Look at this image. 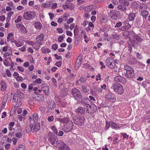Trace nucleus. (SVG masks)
I'll use <instances>...</instances> for the list:
<instances>
[{"label": "nucleus", "mask_w": 150, "mask_h": 150, "mask_svg": "<svg viewBox=\"0 0 150 150\" xmlns=\"http://www.w3.org/2000/svg\"><path fill=\"white\" fill-rule=\"evenodd\" d=\"M38 119V114L35 113L33 114L32 117H30V124H31V125L35 124L36 122H37Z\"/></svg>", "instance_id": "nucleus-11"}, {"label": "nucleus", "mask_w": 150, "mask_h": 150, "mask_svg": "<svg viewBox=\"0 0 150 150\" xmlns=\"http://www.w3.org/2000/svg\"><path fill=\"white\" fill-rule=\"evenodd\" d=\"M84 106L86 108V111L88 113H93L97 110L96 107L94 104L90 105L87 103H84Z\"/></svg>", "instance_id": "nucleus-6"}, {"label": "nucleus", "mask_w": 150, "mask_h": 150, "mask_svg": "<svg viewBox=\"0 0 150 150\" xmlns=\"http://www.w3.org/2000/svg\"><path fill=\"white\" fill-rule=\"evenodd\" d=\"M13 76L14 77H15L17 80L18 79V78H20V76H19V75L18 73L16 72H14L13 74Z\"/></svg>", "instance_id": "nucleus-45"}, {"label": "nucleus", "mask_w": 150, "mask_h": 150, "mask_svg": "<svg viewBox=\"0 0 150 150\" xmlns=\"http://www.w3.org/2000/svg\"><path fill=\"white\" fill-rule=\"evenodd\" d=\"M75 112L81 114H83L85 112V108L81 107H79L75 110Z\"/></svg>", "instance_id": "nucleus-21"}, {"label": "nucleus", "mask_w": 150, "mask_h": 150, "mask_svg": "<svg viewBox=\"0 0 150 150\" xmlns=\"http://www.w3.org/2000/svg\"><path fill=\"white\" fill-rule=\"evenodd\" d=\"M85 120L84 117L81 116L75 117V118H73V120L74 123L80 126H81L84 124Z\"/></svg>", "instance_id": "nucleus-7"}, {"label": "nucleus", "mask_w": 150, "mask_h": 150, "mask_svg": "<svg viewBox=\"0 0 150 150\" xmlns=\"http://www.w3.org/2000/svg\"><path fill=\"white\" fill-rule=\"evenodd\" d=\"M11 51H9V52H6L4 55V56H5V57H6V56H8L10 55H11Z\"/></svg>", "instance_id": "nucleus-53"}, {"label": "nucleus", "mask_w": 150, "mask_h": 150, "mask_svg": "<svg viewBox=\"0 0 150 150\" xmlns=\"http://www.w3.org/2000/svg\"><path fill=\"white\" fill-rule=\"evenodd\" d=\"M49 87L45 83H42L41 85V89L45 95H48L50 92Z\"/></svg>", "instance_id": "nucleus-12"}, {"label": "nucleus", "mask_w": 150, "mask_h": 150, "mask_svg": "<svg viewBox=\"0 0 150 150\" xmlns=\"http://www.w3.org/2000/svg\"><path fill=\"white\" fill-rule=\"evenodd\" d=\"M39 109L40 111L42 113L44 112H45V108L43 107H41Z\"/></svg>", "instance_id": "nucleus-56"}, {"label": "nucleus", "mask_w": 150, "mask_h": 150, "mask_svg": "<svg viewBox=\"0 0 150 150\" xmlns=\"http://www.w3.org/2000/svg\"><path fill=\"white\" fill-rule=\"evenodd\" d=\"M41 45V43L38 42L33 43L32 45V46L34 48L37 50L40 48V45Z\"/></svg>", "instance_id": "nucleus-26"}, {"label": "nucleus", "mask_w": 150, "mask_h": 150, "mask_svg": "<svg viewBox=\"0 0 150 150\" xmlns=\"http://www.w3.org/2000/svg\"><path fill=\"white\" fill-rule=\"evenodd\" d=\"M49 105V107L51 110H53L56 107L55 103V102L52 100L49 101L48 102Z\"/></svg>", "instance_id": "nucleus-18"}, {"label": "nucleus", "mask_w": 150, "mask_h": 150, "mask_svg": "<svg viewBox=\"0 0 150 150\" xmlns=\"http://www.w3.org/2000/svg\"><path fill=\"white\" fill-rule=\"evenodd\" d=\"M28 103L29 105H33L34 103L33 101L31 99L29 100H28Z\"/></svg>", "instance_id": "nucleus-64"}, {"label": "nucleus", "mask_w": 150, "mask_h": 150, "mask_svg": "<svg viewBox=\"0 0 150 150\" xmlns=\"http://www.w3.org/2000/svg\"><path fill=\"white\" fill-rule=\"evenodd\" d=\"M44 35L43 34L41 33L40 34L37 38V41H43L44 38Z\"/></svg>", "instance_id": "nucleus-31"}, {"label": "nucleus", "mask_w": 150, "mask_h": 150, "mask_svg": "<svg viewBox=\"0 0 150 150\" xmlns=\"http://www.w3.org/2000/svg\"><path fill=\"white\" fill-rule=\"evenodd\" d=\"M7 96H5L3 100V101L2 102V105H5V104H6V103L7 102Z\"/></svg>", "instance_id": "nucleus-39"}, {"label": "nucleus", "mask_w": 150, "mask_h": 150, "mask_svg": "<svg viewBox=\"0 0 150 150\" xmlns=\"http://www.w3.org/2000/svg\"><path fill=\"white\" fill-rule=\"evenodd\" d=\"M82 55H80L79 56L76 60V62H78V61H80V62H82Z\"/></svg>", "instance_id": "nucleus-49"}, {"label": "nucleus", "mask_w": 150, "mask_h": 150, "mask_svg": "<svg viewBox=\"0 0 150 150\" xmlns=\"http://www.w3.org/2000/svg\"><path fill=\"white\" fill-rule=\"evenodd\" d=\"M33 125H31V124H30L31 130L32 132L37 131L39 130L40 128V124L39 123L37 122L34 127H33Z\"/></svg>", "instance_id": "nucleus-14"}, {"label": "nucleus", "mask_w": 150, "mask_h": 150, "mask_svg": "<svg viewBox=\"0 0 150 150\" xmlns=\"http://www.w3.org/2000/svg\"><path fill=\"white\" fill-rule=\"evenodd\" d=\"M33 25L37 29L40 30L42 28V25L40 22H35L34 23Z\"/></svg>", "instance_id": "nucleus-24"}, {"label": "nucleus", "mask_w": 150, "mask_h": 150, "mask_svg": "<svg viewBox=\"0 0 150 150\" xmlns=\"http://www.w3.org/2000/svg\"><path fill=\"white\" fill-rule=\"evenodd\" d=\"M4 64L6 67L9 66V62L7 59H5L3 61Z\"/></svg>", "instance_id": "nucleus-46"}, {"label": "nucleus", "mask_w": 150, "mask_h": 150, "mask_svg": "<svg viewBox=\"0 0 150 150\" xmlns=\"http://www.w3.org/2000/svg\"><path fill=\"white\" fill-rule=\"evenodd\" d=\"M22 18V17L21 16H18L17 18L15 20V22L16 23H17L18 22H20L21 21Z\"/></svg>", "instance_id": "nucleus-43"}, {"label": "nucleus", "mask_w": 150, "mask_h": 150, "mask_svg": "<svg viewBox=\"0 0 150 150\" xmlns=\"http://www.w3.org/2000/svg\"><path fill=\"white\" fill-rule=\"evenodd\" d=\"M115 81L121 82L122 83H126V80L124 77L120 76H115L114 78Z\"/></svg>", "instance_id": "nucleus-13"}, {"label": "nucleus", "mask_w": 150, "mask_h": 150, "mask_svg": "<svg viewBox=\"0 0 150 150\" xmlns=\"http://www.w3.org/2000/svg\"><path fill=\"white\" fill-rule=\"evenodd\" d=\"M17 68L21 71L23 72L24 71V69L23 67L18 66L17 67Z\"/></svg>", "instance_id": "nucleus-58"}, {"label": "nucleus", "mask_w": 150, "mask_h": 150, "mask_svg": "<svg viewBox=\"0 0 150 150\" xmlns=\"http://www.w3.org/2000/svg\"><path fill=\"white\" fill-rule=\"evenodd\" d=\"M111 88L117 94L121 95L124 92V89L122 85L118 83H114L111 86Z\"/></svg>", "instance_id": "nucleus-2"}, {"label": "nucleus", "mask_w": 150, "mask_h": 150, "mask_svg": "<svg viewBox=\"0 0 150 150\" xmlns=\"http://www.w3.org/2000/svg\"><path fill=\"white\" fill-rule=\"evenodd\" d=\"M128 22V21H126L124 22V23L125 24V25H126L125 26L126 27L127 30L131 27V25L127 23Z\"/></svg>", "instance_id": "nucleus-47"}, {"label": "nucleus", "mask_w": 150, "mask_h": 150, "mask_svg": "<svg viewBox=\"0 0 150 150\" xmlns=\"http://www.w3.org/2000/svg\"><path fill=\"white\" fill-rule=\"evenodd\" d=\"M110 126H111L110 124V121L108 122L107 121L106 122V125H105V129L106 130L108 129L110 127Z\"/></svg>", "instance_id": "nucleus-48"}, {"label": "nucleus", "mask_w": 150, "mask_h": 150, "mask_svg": "<svg viewBox=\"0 0 150 150\" xmlns=\"http://www.w3.org/2000/svg\"><path fill=\"white\" fill-rule=\"evenodd\" d=\"M69 6V9L71 10L74 9L75 7V5L74 4L72 3H69V4L68 5Z\"/></svg>", "instance_id": "nucleus-50"}, {"label": "nucleus", "mask_w": 150, "mask_h": 150, "mask_svg": "<svg viewBox=\"0 0 150 150\" xmlns=\"http://www.w3.org/2000/svg\"><path fill=\"white\" fill-rule=\"evenodd\" d=\"M41 83V80L40 78L37 79L35 80L34 81L33 84L35 85L36 83L38 84H40Z\"/></svg>", "instance_id": "nucleus-42"}, {"label": "nucleus", "mask_w": 150, "mask_h": 150, "mask_svg": "<svg viewBox=\"0 0 150 150\" xmlns=\"http://www.w3.org/2000/svg\"><path fill=\"white\" fill-rule=\"evenodd\" d=\"M71 93L72 95L76 99L80 98L81 96L80 91L76 88H74L72 90Z\"/></svg>", "instance_id": "nucleus-10"}, {"label": "nucleus", "mask_w": 150, "mask_h": 150, "mask_svg": "<svg viewBox=\"0 0 150 150\" xmlns=\"http://www.w3.org/2000/svg\"><path fill=\"white\" fill-rule=\"evenodd\" d=\"M82 88L84 92H88L89 91L87 89V87L85 86H82Z\"/></svg>", "instance_id": "nucleus-51"}, {"label": "nucleus", "mask_w": 150, "mask_h": 150, "mask_svg": "<svg viewBox=\"0 0 150 150\" xmlns=\"http://www.w3.org/2000/svg\"><path fill=\"white\" fill-rule=\"evenodd\" d=\"M48 141L52 145H54L56 140L55 135L53 132H50L48 135Z\"/></svg>", "instance_id": "nucleus-9"}, {"label": "nucleus", "mask_w": 150, "mask_h": 150, "mask_svg": "<svg viewBox=\"0 0 150 150\" xmlns=\"http://www.w3.org/2000/svg\"><path fill=\"white\" fill-rule=\"evenodd\" d=\"M18 96L16 95H13V99L12 100V102L16 103L18 100Z\"/></svg>", "instance_id": "nucleus-34"}, {"label": "nucleus", "mask_w": 150, "mask_h": 150, "mask_svg": "<svg viewBox=\"0 0 150 150\" xmlns=\"http://www.w3.org/2000/svg\"><path fill=\"white\" fill-rule=\"evenodd\" d=\"M23 134V132L21 129L17 130L15 134V136L18 138H21Z\"/></svg>", "instance_id": "nucleus-23"}, {"label": "nucleus", "mask_w": 150, "mask_h": 150, "mask_svg": "<svg viewBox=\"0 0 150 150\" xmlns=\"http://www.w3.org/2000/svg\"><path fill=\"white\" fill-rule=\"evenodd\" d=\"M17 28H20L21 32L23 33H27L28 31L26 28L23 25L21 24H17Z\"/></svg>", "instance_id": "nucleus-17"}, {"label": "nucleus", "mask_w": 150, "mask_h": 150, "mask_svg": "<svg viewBox=\"0 0 150 150\" xmlns=\"http://www.w3.org/2000/svg\"><path fill=\"white\" fill-rule=\"evenodd\" d=\"M42 52L45 54L48 53L50 52V51L48 48H42Z\"/></svg>", "instance_id": "nucleus-35"}, {"label": "nucleus", "mask_w": 150, "mask_h": 150, "mask_svg": "<svg viewBox=\"0 0 150 150\" xmlns=\"http://www.w3.org/2000/svg\"><path fill=\"white\" fill-rule=\"evenodd\" d=\"M16 150H25V146L22 145L20 144L17 148Z\"/></svg>", "instance_id": "nucleus-38"}, {"label": "nucleus", "mask_w": 150, "mask_h": 150, "mask_svg": "<svg viewBox=\"0 0 150 150\" xmlns=\"http://www.w3.org/2000/svg\"><path fill=\"white\" fill-rule=\"evenodd\" d=\"M127 63L129 64H134L137 63V60L135 58L132 57L128 59Z\"/></svg>", "instance_id": "nucleus-22"}, {"label": "nucleus", "mask_w": 150, "mask_h": 150, "mask_svg": "<svg viewBox=\"0 0 150 150\" xmlns=\"http://www.w3.org/2000/svg\"><path fill=\"white\" fill-rule=\"evenodd\" d=\"M71 121L70 120H69V119L67 117H65L62 119V123H65L67 124H68L69 123V121Z\"/></svg>", "instance_id": "nucleus-37"}, {"label": "nucleus", "mask_w": 150, "mask_h": 150, "mask_svg": "<svg viewBox=\"0 0 150 150\" xmlns=\"http://www.w3.org/2000/svg\"><path fill=\"white\" fill-rule=\"evenodd\" d=\"M122 25V23L121 22H120L119 23H116V25H115V28H118L120 27Z\"/></svg>", "instance_id": "nucleus-54"}, {"label": "nucleus", "mask_w": 150, "mask_h": 150, "mask_svg": "<svg viewBox=\"0 0 150 150\" xmlns=\"http://www.w3.org/2000/svg\"><path fill=\"white\" fill-rule=\"evenodd\" d=\"M123 35L125 38H129V40L127 41L128 43L130 45H131V44L134 46L136 44H138L139 41L141 40L140 37L136 35L134 32L132 31H125L123 33Z\"/></svg>", "instance_id": "nucleus-1"}, {"label": "nucleus", "mask_w": 150, "mask_h": 150, "mask_svg": "<svg viewBox=\"0 0 150 150\" xmlns=\"http://www.w3.org/2000/svg\"><path fill=\"white\" fill-rule=\"evenodd\" d=\"M17 140V139L14 137H13L12 139V140L13 142V144L14 145H16V144Z\"/></svg>", "instance_id": "nucleus-62"}, {"label": "nucleus", "mask_w": 150, "mask_h": 150, "mask_svg": "<svg viewBox=\"0 0 150 150\" xmlns=\"http://www.w3.org/2000/svg\"><path fill=\"white\" fill-rule=\"evenodd\" d=\"M11 42H14L15 43L16 45L18 47H19L21 46L22 45V44L21 43L19 42H17L16 41H15L14 42H12L11 40Z\"/></svg>", "instance_id": "nucleus-40"}, {"label": "nucleus", "mask_w": 150, "mask_h": 150, "mask_svg": "<svg viewBox=\"0 0 150 150\" xmlns=\"http://www.w3.org/2000/svg\"><path fill=\"white\" fill-rule=\"evenodd\" d=\"M69 149V147L64 144V145H63V146H62V147L60 149L61 150H68Z\"/></svg>", "instance_id": "nucleus-44"}, {"label": "nucleus", "mask_w": 150, "mask_h": 150, "mask_svg": "<svg viewBox=\"0 0 150 150\" xmlns=\"http://www.w3.org/2000/svg\"><path fill=\"white\" fill-rule=\"evenodd\" d=\"M36 16V13L34 11H28L25 12L23 14V18L27 20L33 19Z\"/></svg>", "instance_id": "nucleus-5"}, {"label": "nucleus", "mask_w": 150, "mask_h": 150, "mask_svg": "<svg viewBox=\"0 0 150 150\" xmlns=\"http://www.w3.org/2000/svg\"><path fill=\"white\" fill-rule=\"evenodd\" d=\"M139 11L140 13V14L145 18H146L147 16L149 15V12L147 10V6L145 3H142L140 4Z\"/></svg>", "instance_id": "nucleus-3"}, {"label": "nucleus", "mask_w": 150, "mask_h": 150, "mask_svg": "<svg viewBox=\"0 0 150 150\" xmlns=\"http://www.w3.org/2000/svg\"><path fill=\"white\" fill-rule=\"evenodd\" d=\"M121 5H119L117 7V9L121 11H122L125 10L126 8L125 7L126 5L122 4H121Z\"/></svg>", "instance_id": "nucleus-27"}, {"label": "nucleus", "mask_w": 150, "mask_h": 150, "mask_svg": "<svg viewBox=\"0 0 150 150\" xmlns=\"http://www.w3.org/2000/svg\"><path fill=\"white\" fill-rule=\"evenodd\" d=\"M119 30L121 31H125L127 29L125 26H124L122 27L121 28H119Z\"/></svg>", "instance_id": "nucleus-61"}, {"label": "nucleus", "mask_w": 150, "mask_h": 150, "mask_svg": "<svg viewBox=\"0 0 150 150\" xmlns=\"http://www.w3.org/2000/svg\"><path fill=\"white\" fill-rule=\"evenodd\" d=\"M114 95L111 92L108 93L105 96V98L107 100L114 99L115 98Z\"/></svg>", "instance_id": "nucleus-19"}, {"label": "nucleus", "mask_w": 150, "mask_h": 150, "mask_svg": "<svg viewBox=\"0 0 150 150\" xmlns=\"http://www.w3.org/2000/svg\"><path fill=\"white\" fill-rule=\"evenodd\" d=\"M85 12H88L90 11L91 9L90 7L88 6H86L84 8Z\"/></svg>", "instance_id": "nucleus-55"}, {"label": "nucleus", "mask_w": 150, "mask_h": 150, "mask_svg": "<svg viewBox=\"0 0 150 150\" xmlns=\"http://www.w3.org/2000/svg\"><path fill=\"white\" fill-rule=\"evenodd\" d=\"M110 124L111 127L114 129H118L120 128L119 125L112 121H110Z\"/></svg>", "instance_id": "nucleus-20"}, {"label": "nucleus", "mask_w": 150, "mask_h": 150, "mask_svg": "<svg viewBox=\"0 0 150 150\" xmlns=\"http://www.w3.org/2000/svg\"><path fill=\"white\" fill-rule=\"evenodd\" d=\"M111 15H113L112 16H111V18L113 19V17L114 16H117L118 15L119 13V12L118 11H114L112 12L111 13Z\"/></svg>", "instance_id": "nucleus-32"}, {"label": "nucleus", "mask_w": 150, "mask_h": 150, "mask_svg": "<svg viewBox=\"0 0 150 150\" xmlns=\"http://www.w3.org/2000/svg\"><path fill=\"white\" fill-rule=\"evenodd\" d=\"M69 123L68 124L67 126L64 128V131L65 132H70L72 128L73 123L72 121H69Z\"/></svg>", "instance_id": "nucleus-15"}, {"label": "nucleus", "mask_w": 150, "mask_h": 150, "mask_svg": "<svg viewBox=\"0 0 150 150\" xmlns=\"http://www.w3.org/2000/svg\"><path fill=\"white\" fill-rule=\"evenodd\" d=\"M124 69L126 71V73L125 76L127 78H132L134 76V70L133 69L127 65H125L124 67Z\"/></svg>", "instance_id": "nucleus-4"}, {"label": "nucleus", "mask_w": 150, "mask_h": 150, "mask_svg": "<svg viewBox=\"0 0 150 150\" xmlns=\"http://www.w3.org/2000/svg\"><path fill=\"white\" fill-rule=\"evenodd\" d=\"M56 146L59 148V149H60L62 146L64 145V143L61 140H57L56 141Z\"/></svg>", "instance_id": "nucleus-28"}, {"label": "nucleus", "mask_w": 150, "mask_h": 150, "mask_svg": "<svg viewBox=\"0 0 150 150\" xmlns=\"http://www.w3.org/2000/svg\"><path fill=\"white\" fill-rule=\"evenodd\" d=\"M57 30L59 33H62L63 31V30L62 28H58Z\"/></svg>", "instance_id": "nucleus-63"}, {"label": "nucleus", "mask_w": 150, "mask_h": 150, "mask_svg": "<svg viewBox=\"0 0 150 150\" xmlns=\"http://www.w3.org/2000/svg\"><path fill=\"white\" fill-rule=\"evenodd\" d=\"M33 98L35 100L38 101L43 100L45 98L44 96L43 95L37 94L34 95Z\"/></svg>", "instance_id": "nucleus-16"}, {"label": "nucleus", "mask_w": 150, "mask_h": 150, "mask_svg": "<svg viewBox=\"0 0 150 150\" xmlns=\"http://www.w3.org/2000/svg\"><path fill=\"white\" fill-rule=\"evenodd\" d=\"M136 56L139 59H141L142 58V56L139 53H137Z\"/></svg>", "instance_id": "nucleus-60"}, {"label": "nucleus", "mask_w": 150, "mask_h": 150, "mask_svg": "<svg viewBox=\"0 0 150 150\" xmlns=\"http://www.w3.org/2000/svg\"><path fill=\"white\" fill-rule=\"evenodd\" d=\"M0 84L1 86V91H4L7 88L5 82L3 81H1Z\"/></svg>", "instance_id": "nucleus-25"}, {"label": "nucleus", "mask_w": 150, "mask_h": 150, "mask_svg": "<svg viewBox=\"0 0 150 150\" xmlns=\"http://www.w3.org/2000/svg\"><path fill=\"white\" fill-rule=\"evenodd\" d=\"M52 48L53 49L56 50L58 48V45L56 44H54L52 45Z\"/></svg>", "instance_id": "nucleus-57"}, {"label": "nucleus", "mask_w": 150, "mask_h": 150, "mask_svg": "<svg viewBox=\"0 0 150 150\" xmlns=\"http://www.w3.org/2000/svg\"><path fill=\"white\" fill-rule=\"evenodd\" d=\"M100 22L102 24V23H105L106 22V20L105 17L103 16L100 20Z\"/></svg>", "instance_id": "nucleus-52"}, {"label": "nucleus", "mask_w": 150, "mask_h": 150, "mask_svg": "<svg viewBox=\"0 0 150 150\" xmlns=\"http://www.w3.org/2000/svg\"><path fill=\"white\" fill-rule=\"evenodd\" d=\"M136 16L135 14L132 13H130L129 16L128 18L130 21H133Z\"/></svg>", "instance_id": "nucleus-29"}, {"label": "nucleus", "mask_w": 150, "mask_h": 150, "mask_svg": "<svg viewBox=\"0 0 150 150\" xmlns=\"http://www.w3.org/2000/svg\"><path fill=\"white\" fill-rule=\"evenodd\" d=\"M52 130L53 131V132H54L55 134H57L58 132L57 131L56 129V128L54 127H53L52 128Z\"/></svg>", "instance_id": "nucleus-59"}, {"label": "nucleus", "mask_w": 150, "mask_h": 150, "mask_svg": "<svg viewBox=\"0 0 150 150\" xmlns=\"http://www.w3.org/2000/svg\"><path fill=\"white\" fill-rule=\"evenodd\" d=\"M139 6V4L136 2H133L132 4V7L134 9L138 8Z\"/></svg>", "instance_id": "nucleus-30"}, {"label": "nucleus", "mask_w": 150, "mask_h": 150, "mask_svg": "<svg viewBox=\"0 0 150 150\" xmlns=\"http://www.w3.org/2000/svg\"><path fill=\"white\" fill-rule=\"evenodd\" d=\"M119 1L121 4L126 6H128L129 4V2L126 0H119Z\"/></svg>", "instance_id": "nucleus-33"}, {"label": "nucleus", "mask_w": 150, "mask_h": 150, "mask_svg": "<svg viewBox=\"0 0 150 150\" xmlns=\"http://www.w3.org/2000/svg\"><path fill=\"white\" fill-rule=\"evenodd\" d=\"M65 37L64 35H62L58 38V40L59 42H62Z\"/></svg>", "instance_id": "nucleus-41"}, {"label": "nucleus", "mask_w": 150, "mask_h": 150, "mask_svg": "<svg viewBox=\"0 0 150 150\" xmlns=\"http://www.w3.org/2000/svg\"><path fill=\"white\" fill-rule=\"evenodd\" d=\"M106 64L109 68L113 69L115 66V62L114 59L108 57L106 59Z\"/></svg>", "instance_id": "nucleus-8"}, {"label": "nucleus", "mask_w": 150, "mask_h": 150, "mask_svg": "<svg viewBox=\"0 0 150 150\" xmlns=\"http://www.w3.org/2000/svg\"><path fill=\"white\" fill-rule=\"evenodd\" d=\"M13 13L14 12L13 11H10L8 13L7 20H8V21L10 20L11 16L13 14Z\"/></svg>", "instance_id": "nucleus-36"}]
</instances>
